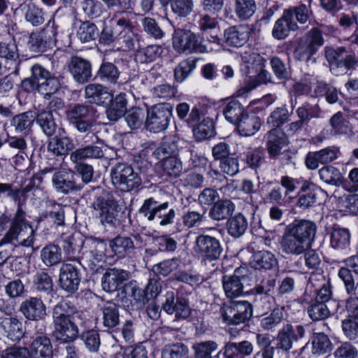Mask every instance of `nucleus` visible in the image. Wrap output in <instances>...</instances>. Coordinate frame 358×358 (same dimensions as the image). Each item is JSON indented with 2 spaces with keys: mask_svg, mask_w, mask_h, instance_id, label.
<instances>
[{
  "mask_svg": "<svg viewBox=\"0 0 358 358\" xmlns=\"http://www.w3.org/2000/svg\"><path fill=\"white\" fill-rule=\"evenodd\" d=\"M162 166L164 175L171 178L179 177L183 170L182 162L176 156L164 159Z\"/></svg>",
  "mask_w": 358,
  "mask_h": 358,
  "instance_id": "nucleus-61",
  "label": "nucleus"
},
{
  "mask_svg": "<svg viewBox=\"0 0 358 358\" xmlns=\"http://www.w3.org/2000/svg\"><path fill=\"white\" fill-rule=\"evenodd\" d=\"M350 234L348 229L334 228L331 234V245L335 249H345L350 245Z\"/></svg>",
  "mask_w": 358,
  "mask_h": 358,
  "instance_id": "nucleus-60",
  "label": "nucleus"
},
{
  "mask_svg": "<svg viewBox=\"0 0 358 358\" xmlns=\"http://www.w3.org/2000/svg\"><path fill=\"white\" fill-rule=\"evenodd\" d=\"M42 178L38 175H34L30 182L23 189L14 188L13 184L0 182V197L7 196L11 198L15 202H20V194L29 192L35 185H39Z\"/></svg>",
  "mask_w": 358,
  "mask_h": 358,
  "instance_id": "nucleus-32",
  "label": "nucleus"
},
{
  "mask_svg": "<svg viewBox=\"0 0 358 358\" xmlns=\"http://www.w3.org/2000/svg\"><path fill=\"white\" fill-rule=\"evenodd\" d=\"M332 344L329 337L324 333H314L312 336V352L321 355L329 352Z\"/></svg>",
  "mask_w": 358,
  "mask_h": 358,
  "instance_id": "nucleus-56",
  "label": "nucleus"
},
{
  "mask_svg": "<svg viewBox=\"0 0 358 358\" xmlns=\"http://www.w3.org/2000/svg\"><path fill=\"white\" fill-rule=\"evenodd\" d=\"M162 308L168 314L174 315L176 320H185L191 314L188 300L182 296L176 297L173 292L166 293Z\"/></svg>",
  "mask_w": 358,
  "mask_h": 358,
  "instance_id": "nucleus-16",
  "label": "nucleus"
},
{
  "mask_svg": "<svg viewBox=\"0 0 358 358\" xmlns=\"http://www.w3.org/2000/svg\"><path fill=\"white\" fill-rule=\"evenodd\" d=\"M106 250V243L96 238L85 241L82 255L79 257V264L85 268H89L92 273L98 272L101 267L99 264L103 259Z\"/></svg>",
  "mask_w": 358,
  "mask_h": 358,
  "instance_id": "nucleus-9",
  "label": "nucleus"
},
{
  "mask_svg": "<svg viewBox=\"0 0 358 358\" xmlns=\"http://www.w3.org/2000/svg\"><path fill=\"white\" fill-rule=\"evenodd\" d=\"M110 173L113 185L122 192H131L142 185L143 178H141V174L127 163L115 164L111 168Z\"/></svg>",
  "mask_w": 358,
  "mask_h": 358,
  "instance_id": "nucleus-8",
  "label": "nucleus"
},
{
  "mask_svg": "<svg viewBox=\"0 0 358 358\" xmlns=\"http://www.w3.org/2000/svg\"><path fill=\"white\" fill-rule=\"evenodd\" d=\"M311 0H309V5L307 6L304 3H299L296 6L289 7L285 10L292 17L296 19L297 24H305L310 19L313 11L310 9Z\"/></svg>",
  "mask_w": 358,
  "mask_h": 358,
  "instance_id": "nucleus-57",
  "label": "nucleus"
},
{
  "mask_svg": "<svg viewBox=\"0 0 358 358\" xmlns=\"http://www.w3.org/2000/svg\"><path fill=\"white\" fill-rule=\"evenodd\" d=\"M336 311L340 315L345 314L348 317H358V297L350 296L345 301H338Z\"/></svg>",
  "mask_w": 358,
  "mask_h": 358,
  "instance_id": "nucleus-59",
  "label": "nucleus"
},
{
  "mask_svg": "<svg viewBox=\"0 0 358 358\" xmlns=\"http://www.w3.org/2000/svg\"><path fill=\"white\" fill-rule=\"evenodd\" d=\"M145 117V110L139 107H134L127 111L124 120L131 129H137L141 127Z\"/></svg>",
  "mask_w": 358,
  "mask_h": 358,
  "instance_id": "nucleus-62",
  "label": "nucleus"
},
{
  "mask_svg": "<svg viewBox=\"0 0 358 358\" xmlns=\"http://www.w3.org/2000/svg\"><path fill=\"white\" fill-rule=\"evenodd\" d=\"M324 43V38L322 31L317 27H313L299 39L294 50V57L307 64L315 63L316 59L313 55Z\"/></svg>",
  "mask_w": 358,
  "mask_h": 358,
  "instance_id": "nucleus-5",
  "label": "nucleus"
},
{
  "mask_svg": "<svg viewBox=\"0 0 358 358\" xmlns=\"http://www.w3.org/2000/svg\"><path fill=\"white\" fill-rule=\"evenodd\" d=\"M163 52V48L159 45H149L138 49L135 53V59L141 64H148L155 61Z\"/></svg>",
  "mask_w": 358,
  "mask_h": 358,
  "instance_id": "nucleus-50",
  "label": "nucleus"
},
{
  "mask_svg": "<svg viewBox=\"0 0 358 358\" xmlns=\"http://www.w3.org/2000/svg\"><path fill=\"white\" fill-rule=\"evenodd\" d=\"M285 320L284 308L278 307L274 308L269 315L260 320V327L264 330H273Z\"/></svg>",
  "mask_w": 358,
  "mask_h": 358,
  "instance_id": "nucleus-55",
  "label": "nucleus"
},
{
  "mask_svg": "<svg viewBox=\"0 0 358 358\" xmlns=\"http://www.w3.org/2000/svg\"><path fill=\"white\" fill-rule=\"evenodd\" d=\"M120 74L117 67L108 62H103L97 72L99 80L109 84L117 83Z\"/></svg>",
  "mask_w": 358,
  "mask_h": 358,
  "instance_id": "nucleus-52",
  "label": "nucleus"
},
{
  "mask_svg": "<svg viewBox=\"0 0 358 358\" xmlns=\"http://www.w3.org/2000/svg\"><path fill=\"white\" fill-rule=\"evenodd\" d=\"M35 121V114L32 111H26L12 117L10 126L17 134H29L31 131Z\"/></svg>",
  "mask_w": 358,
  "mask_h": 358,
  "instance_id": "nucleus-37",
  "label": "nucleus"
},
{
  "mask_svg": "<svg viewBox=\"0 0 358 358\" xmlns=\"http://www.w3.org/2000/svg\"><path fill=\"white\" fill-rule=\"evenodd\" d=\"M247 113L245 107L238 101H229L223 109L226 120L234 124H237Z\"/></svg>",
  "mask_w": 358,
  "mask_h": 358,
  "instance_id": "nucleus-49",
  "label": "nucleus"
},
{
  "mask_svg": "<svg viewBox=\"0 0 358 358\" xmlns=\"http://www.w3.org/2000/svg\"><path fill=\"white\" fill-rule=\"evenodd\" d=\"M61 238L63 243V249L66 255L73 256L77 252H82L85 241L80 234H63Z\"/></svg>",
  "mask_w": 358,
  "mask_h": 358,
  "instance_id": "nucleus-44",
  "label": "nucleus"
},
{
  "mask_svg": "<svg viewBox=\"0 0 358 358\" xmlns=\"http://www.w3.org/2000/svg\"><path fill=\"white\" fill-rule=\"evenodd\" d=\"M20 310L26 319L30 321L43 320L47 316V308L38 297H29L22 302Z\"/></svg>",
  "mask_w": 358,
  "mask_h": 358,
  "instance_id": "nucleus-24",
  "label": "nucleus"
},
{
  "mask_svg": "<svg viewBox=\"0 0 358 358\" xmlns=\"http://www.w3.org/2000/svg\"><path fill=\"white\" fill-rule=\"evenodd\" d=\"M173 108L170 103H163L155 104L148 108L145 129L152 133L165 131L171 122Z\"/></svg>",
  "mask_w": 358,
  "mask_h": 358,
  "instance_id": "nucleus-10",
  "label": "nucleus"
},
{
  "mask_svg": "<svg viewBox=\"0 0 358 358\" xmlns=\"http://www.w3.org/2000/svg\"><path fill=\"white\" fill-rule=\"evenodd\" d=\"M91 208L96 212V216L103 226H113L117 220L120 205L113 194L102 190L91 203Z\"/></svg>",
  "mask_w": 358,
  "mask_h": 358,
  "instance_id": "nucleus-7",
  "label": "nucleus"
},
{
  "mask_svg": "<svg viewBox=\"0 0 358 358\" xmlns=\"http://www.w3.org/2000/svg\"><path fill=\"white\" fill-rule=\"evenodd\" d=\"M68 69L73 80L79 84L88 83L92 77L91 62L80 57H72L68 63Z\"/></svg>",
  "mask_w": 358,
  "mask_h": 358,
  "instance_id": "nucleus-21",
  "label": "nucleus"
},
{
  "mask_svg": "<svg viewBox=\"0 0 358 358\" xmlns=\"http://www.w3.org/2000/svg\"><path fill=\"white\" fill-rule=\"evenodd\" d=\"M41 259L47 266L58 264L62 259L60 248L55 244L45 246L41 251Z\"/></svg>",
  "mask_w": 358,
  "mask_h": 358,
  "instance_id": "nucleus-53",
  "label": "nucleus"
},
{
  "mask_svg": "<svg viewBox=\"0 0 358 358\" xmlns=\"http://www.w3.org/2000/svg\"><path fill=\"white\" fill-rule=\"evenodd\" d=\"M194 250L203 259L211 262L220 257L222 248L215 237L200 234L196 238Z\"/></svg>",
  "mask_w": 358,
  "mask_h": 358,
  "instance_id": "nucleus-15",
  "label": "nucleus"
},
{
  "mask_svg": "<svg viewBox=\"0 0 358 358\" xmlns=\"http://www.w3.org/2000/svg\"><path fill=\"white\" fill-rule=\"evenodd\" d=\"M9 224L10 228L5 236L7 241L11 242L13 240H17L19 236H22L23 237L20 242L22 245L25 247L32 245L34 231L26 221L25 212L20 204L13 219L6 213L0 215V232L4 231Z\"/></svg>",
  "mask_w": 358,
  "mask_h": 358,
  "instance_id": "nucleus-3",
  "label": "nucleus"
},
{
  "mask_svg": "<svg viewBox=\"0 0 358 358\" xmlns=\"http://www.w3.org/2000/svg\"><path fill=\"white\" fill-rule=\"evenodd\" d=\"M36 110L37 112L35 115L36 124L47 136H52L57 127L53 114L49 110L39 108Z\"/></svg>",
  "mask_w": 358,
  "mask_h": 358,
  "instance_id": "nucleus-40",
  "label": "nucleus"
},
{
  "mask_svg": "<svg viewBox=\"0 0 358 358\" xmlns=\"http://www.w3.org/2000/svg\"><path fill=\"white\" fill-rule=\"evenodd\" d=\"M96 113L95 108L84 103H75L69 106L66 111L68 121L83 134H86L84 137L85 143L93 142V138H98L93 132L96 120L94 119Z\"/></svg>",
  "mask_w": 358,
  "mask_h": 358,
  "instance_id": "nucleus-4",
  "label": "nucleus"
},
{
  "mask_svg": "<svg viewBox=\"0 0 358 358\" xmlns=\"http://www.w3.org/2000/svg\"><path fill=\"white\" fill-rule=\"evenodd\" d=\"M265 137L267 152L271 158L275 159L280 155L282 147L287 144V138L282 131L278 128H273L268 131Z\"/></svg>",
  "mask_w": 358,
  "mask_h": 358,
  "instance_id": "nucleus-29",
  "label": "nucleus"
},
{
  "mask_svg": "<svg viewBox=\"0 0 358 358\" xmlns=\"http://www.w3.org/2000/svg\"><path fill=\"white\" fill-rule=\"evenodd\" d=\"M316 232V226L312 222L303 220L292 224L283 235L281 249L287 255H300L310 246Z\"/></svg>",
  "mask_w": 358,
  "mask_h": 358,
  "instance_id": "nucleus-2",
  "label": "nucleus"
},
{
  "mask_svg": "<svg viewBox=\"0 0 358 358\" xmlns=\"http://www.w3.org/2000/svg\"><path fill=\"white\" fill-rule=\"evenodd\" d=\"M340 155V149L336 146H329L320 150L309 152L306 157L305 164L310 170H315L318 168L319 164L324 166L336 160Z\"/></svg>",
  "mask_w": 358,
  "mask_h": 358,
  "instance_id": "nucleus-20",
  "label": "nucleus"
},
{
  "mask_svg": "<svg viewBox=\"0 0 358 358\" xmlns=\"http://www.w3.org/2000/svg\"><path fill=\"white\" fill-rule=\"evenodd\" d=\"M194 358H212V353L218 349V345L213 341L196 343L192 346Z\"/></svg>",
  "mask_w": 358,
  "mask_h": 358,
  "instance_id": "nucleus-63",
  "label": "nucleus"
},
{
  "mask_svg": "<svg viewBox=\"0 0 358 358\" xmlns=\"http://www.w3.org/2000/svg\"><path fill=\"white\" fill-rule=\"evenodd\" d=\"M109 246L115 255L120 258L131 257L135 246L130 237L117 236L110 241Z\"/></svg>",
  "mask_w": 358,
  "mask_h": 358,
  "instance_id": "nucleus-39",
  "label": "nucleus"
},
{
  "mask_svg": "<svg viewBox=\"0 0 358 358\" xmlns=\"http://www.w3.org/2000/svg\"><path fill=\"white\" fill-rule=\"evenodd\" d=\"M257 6L255 0H235L234 12L241 21L250 20L255 13Z\"/></svg>",
  "mask_w": 358,
  "mask_h": 358,
  "instance_id": "nucleus-48",
  "label": "nucleus"
},
{
  "mask_svg": "<svg viewBox=\"0 0 358 358\" xmlns=\"http://www.w3.org/2000/svg\"><path fill=\"white\" fill-rule=\"evenodd\" d=\"M298 120L289 123L287 131L291 134H295L300 131L304 125L308 124L312 118H318L321 113V109L317 104L312 105L308 102L304 103L296 110Z\"/></svg>",
  "mask_w": 358,
  "mask_h": 358,
  "instance_id": "nucleus-19",
  "label": "nucleus"
},
{
  "mask_svg": "<svg viewBox=\"0 0 358 358\" xmlns=\"http://www.w3.org/2000/svg\"><path fill=\"white\" fill-rule=\"evenodd\" d=\"M291 110L289 111L286 105L275 108L267 118V124L273 128H278L290 120V117L293 113L294 108H295L296 100L292 98L289 101Z\"/></svg>",
  "mask_w": 358,
  "mask_h": 358,
  "instance_id": "nucleus-34",
  "label": "nucleus"
},
{
  "mask_svg": "<svg viewBox=\"0 0 358 358\" xmlns=\"http://www.w3.org/2000/svg\"><path fill=\"white\" fill-rule=\"evenodd\" d=\"M104 152L101 148L97 145H87L73 151L70 155V160L77 163L88 159H101Z\"/></svg>",
  "mask_w": 358,
  "mask_h": 358,
  "instance_id": "nucleus-42",
  "label": "nucleus"
},
{
  "mask_svg": "<svg viewBox=\"0 0 358 358\" xmlns=\"http://www.w3.org/2000/svg\"><path fill=\"white\" fill-rule=\"evenodd\" d=\"M0 326L13 341H18L22 337V324L15 317L0 318Z\"/></svg>",
  "mask_w": 358,
  "mask_h": 358,
  "instance_id": "nucleus-43",
  "label": "nucleus"
},
{
  "mask_svg": "<svg viewBox=\"0 0 358 358\" xmlns=\"http://www.w3.org/2000/svg\"><path fill=\"white\" fill-rule=\"evenodd\" d=\"M277 264L274 255L266 250H260L254 253L251 266L258 270H271Z\"/></svg>",
  "mask_w": 358,
  "mask_h": 358,
  "instance_id": "nucleus-46",
  "label": "nucleus"
},
{
  "mask_svg": "<svg viewBox=\"0 0 358 358\" xmlns=\"http://www.w3.org/2000/svg\"><path fill=\"white\" fill-rule=\"evenodd\" d=\"M236 126L241 136H251L259 130L262 121L257 115L247 112Z\"/></svg>",
  "mask_w": 358,
  "mask_h": 358,
  "instance_id": "nucleus-38",
  "label": "nucleus"
},
{
  "mask_svg": "<svg viewBox=\"0 0 358 358\" xmlns=\"http://www.w3.org/2000/svg\"><path fill=\"white\" fill-rule=\"evenodd\" d=\"M81 312L66 300L57 303L52 308V334L56 341L62 343H69L78 337V320L81 317Z\"/></svg>",
  "mask_w": 358,
  "mask_h": 358,
  "instance_id": "nucleus-1",
  "label": "nucleus"
},
{
  "mask_svg": "<svg viewBox=\"0 0 358 358\" xmlns=\"http://www.w3.org/2000/svg\"><path fill=\"white\" fill-rule=\"evenodd\" d=\"M43 324H36L31 341L29 345V357L31 358H53V347L50 338L45 333Z\"/></svg>",
  "mask_w": 358,
  "mask_h": 358,
  "instance_id": "nucleus-12",
  "label": "nucleus"
},
{
  "mask_svg": "<svg viewBox=\"0 0 358 358\" xmlns=\"http://www.w3.org/2000/svg\"><path fill=\"white\" fill-rule=\"evenodd\" d=\"M235 210L234 203L229 199L217 201L209 210L208 216L215 221L229 220Z\"/></svg>",
  "mask_w": 358,
  "mask_h": 358,
  "instance_id": "nucleus-33",
  "label": "nucleus"
},
{
  "mask_svg": "<svg viewBox=\"0 0 358 358\" xmlns=\"http://www.w3.org/2000/svg\"><path fill=\"white\" fill-rule=\"evenodd\" d=\"M346 52L345 47L333 48L327 46L324 48V57L329 64L331 70L341 69L342 71L348 73L356 69L358 65V60L355 53H350L343 57Z\"/></svg>",
  "mask_w": 358,
  "mask_h": 358,
  "instance_id": "nucleus-13",
  "label": "nucleus"
},
{
  "mask_svg": "<svg viewBox=\"0 0 358 358\" xmlns=\"http://www.w3.org/2000/svg\"><path fill=\"white\" fill-rule=\"evenodd\" d=\"M220 312L224 322L238 325L251 319L253 308L252 304L247 301H231L224 303Z\"/></svg>",
  "mask_w": 358,
  "mask_h": 358,
  "instance_id": "nucleus-11",
  "label": "nucleus"
},
{
  "mask_svg": "<svg viewBox=\"0 0 358 358\" xmlns=\"http://www.w3.org/2000/svg\"><path fill=\"white\" fill-rule=\"evenodd\" d=\"M74 148V143L68 136H56L48 143V151L56 157L66 156Z\"/></svg>",
  "mask_w": 358,
  "mask_h": 358,
  "instance_id": "nucleus-35",
  "label": "nucleus"
},
{
  "mask_svg": "<svg viewBox=\"0 0 358 358\" xmlns=\"http://www.w3.org/2000/svg\"><path fill=\"white\" fill-rule=\"evenodd\" d=\"M31 71V76L22 82V88L27 92L36 91L40 84H44L52 78L51 73L39 64H34Z\"/></svg>",
  "mask_w": 358,
  "mask_h": 358,
  "instance_id": "nucleus-28",
  "label": "nucleus"
},
{
  "mask_svg": "<svg viewBox=\"0 0 358 358\" xmlns=\"http://www.w3.org/2000/svg\"><path fill=\"white\" fill-rule=\"evenodd\" d=\"M138 213L147 220L155 221L160 226L173 224L176 215L175 209L169 202L159 203L152 197L143 201Z\"/></svg>",
  "mask_w": 358,
  "mask_h": 358,
  "instance_id": "nucleus-6",
  "label": "nucleus"
},
{
  "mask_svg": "<svg viewBox=\"0 0 358 358\" xmlns=\"http://www.w3.org/2000/svg\"><path fill=\"white\" fill-rule=\"evenodd\" d=\"M34 287L38 292L51 296L55 294L51 277L43 271H38L34 276Z\"/></svg>",
  "mask_w": 358,
  "mask_h": 358,
  "instance_id": "nucleus-51",
  "label": "nucleus"
},
{
  "mask_svg": "<svg viewBox=\"0 0 358 358\" xmlns=\"http://www.w3.org/2000/svg\"><path fill=\"white\" fill-rule=\"evenodd\" d=\"M248 226V220L241 213L231 217L227 222L228 234L235 238L242 236L245 233Z\"/></svg>",
  "mask_w": 358,
  "mask_h": 358,
  "instance_id": "nucleus-47",
  "label": "nucleus"
},
{
  "mask_svg": "<svg viewBox=\"0 0 358 358\" xmlns=\"http://www.w3.org/2000/svg\"><path fill=\"white\" fill-rule=\"evenodd\" d=\"M54 38L47 36L45 31L32 33L29 39V49L34 52H45L54 43Z\"/></svg>",
  "mask_w": 358,
  "mask_h": 358,
  "instance_id": "nucleus-45",
  "label": "nucleus"
},
{
  "mask_svg": "<svg viewBox=\"0 0 358 358\" xmlns=\"http://www.w3.org/2000/svg\"><path fill=\"white\" fill-rule=\"evenodd\" d=\"M171 12L179 18H186L193 12L194 0H171Z\"/></svg>",
  "mask_w": 358,
  "mask_h": 358,
  "instance_id": "nucleus-58",
  "label": "nucleus"
},
{
  "mask_svg": "<svg viewBox=\"0 0 358 358\" xmlns=\"http://www.w3.org/2000/svg\"><path fill=\"white\" fill-rule=\"evenodd\" d=\"M173 48L179 52H199L207 51L202 45L199 36L190 30L184 29H175L173 36Z\"/></svg>",
  "mask_w": 358,
  "mask_h": 358,
  "instance_id": "nucleus-14",
  "label": "nucleus"
},
{
  "mask_svg": "<svg viewBox=\"0 0 358 358\" xmlns=\"http://www.w3.org/2000/svg\"><path fill=\"white\" fill-rule=\"evenodd\" d=\"M318 175L320 179L327 185L336 187L342 186L349 192H355L358 190L357 187L348 185L340 170L332 165L323 166L319 169Z\"/></svg>",
  "mask_w": 358,
  "mask_h": 358,
  "instance_id": "nucleus-22",
  "label": "nucleus"
},
{
  "mask_svg": "<svg viewBox=\"0 0 358 358\" xmlns=\"http://www.w3.org/2000/svg\"><path fill=\"white\" fill-rule=\"evenodd\" d=\"M299 29L297 22L292 19L285 9L281 17L274 24L272 36L277 40H284L289 36L290 32L297 31Z\"/></svg>",
  "mask_w": 358,
  "mask_h": 358,
  "instance_id": "nucleus-27",
  "label": "nucleus"
},
{
  "mask_svg": "<svg viewBox=\"0 0 358 358\" xmlns=\"http://www.w3.org/2000/svg\"><path fill=\"white\" fill-rule=\"evenodd\" d=\"M194 138L201 141L208 139L215 134L213 122L210 118H205L193 129Z\"/></svg>",
  "mask_w": 358,
  "mask_h": 358,
  "instance_id": "nucleus-64",
  "label": "nucleus"
},
{
  "mask_svg": "<svg viewBox=\"0 0 358 358\" xmlns=\"http://www.w3.org/2000/svg\"><path fill=\"white\" fill-rule=\"evenodd\" d=\"M119 306L114 303L107 302L101 308L102 323L107 331H113L119 326L120 322Z\"/></svg>",
  "mask_w": 358,
  "mask_h": 358,
  "instance_id": "nucleus-36",
  "label": "nucleus"
},
{
  "mask_svg": "<svg viewBox=\"0 0 358 358\" xmlns=\"http://www.w3.org/2000/svg\"><path fill=\"white\" fill-rule=\"evenodd\" d=\"M320 281L322 284L319 286L320 288L318 289H316V296L315 301L326 303L332 296V292L329 281L327 280L321 274H312L309 279V283L315 287L317 286L315 282Z\"/></svg>",
  "mask_w": 358,
  "mask_h": 358,
  "instance_id": "nucleus-41",
  "label": "nucleus"
},
{
  "mask_svg": "<svg viewBox=\"0 0 358 358\" xmlns=\"http://www.w3.org/2000/svg\"><path fill=\"white\" fill-rule=\"evenodd\" d=\"M130 277L131 273L127 270L115 267L107 268L101 278L102 289L107 292L117 291Z\"/></svg>",
  "mask_w": 358,
  "mask_h": 358,
  "instance_id": "nucleus-23",
  "label": "nucleus"
},
{
  "mask_svg": "<svg viewBox=\"0 0 358 358\" xmlns=\"http://www.w3.org/2000/svg\"><path fill=\"white\" fill-rule=\"evenodd\" d=\"M59 285L62 289L73 294L76 292L80 282V276L76 266L72 264H64L59 273Z\"/></svg>",
  "mask_w": 358,
  "mask_h": 358,
  "instance_id": "nucleus-25",
  "label": "nucleus"
},
{
  "mask_svg": "<svg viewBox=\"0 0 358 358\" xmlns=\"http://www.w3.org/2000/svg\"><path fill=\"white\" fill-rule=\"evenodd\" d=\"M241 269L236 268L231 275H224L222 278V287L225 295L229 299L238 297L243 293V282L246 280L244 275H241Z\"/></svg>",
  "mask_w": 358,
  "mask_h": 358,
  "instance_id": "nucleus-26",
  "label": "nucleus"
},
{
  "mask_svg": "<svg viewBox=\"0 0 358 358\" xmlns=\"http://www.w3.org/2000/svg\"><path fill=\"white\" fill-rule=\"evenodd\" d=\"M250 29L247 25L232 26L224 31V42L227 45L241 47L248 41Z\"/></svg>",
  "mask_w": 358,
  "mask_h": 358,
  "instance_id": "nucleus-30",
  "label": "nucleus"
},
{
  "mask_svg": "<svg viewBox=\"0 0 358 358\" xmlns=\"http://www.w3.org/2000/svg\"><path fill=\"white\" fill-rule=\"evenodd\" d=\"M85 98L92 103L101 105L111 100L108 89L97 83L88 84L85 88Z\"/></svg>",
  "mask_w": 358,
  "mask_h": 358,
  "instance_id": "nucleus-31",
  "label": "nucleus"
},
{
  "mask_svg": "<svg viewBox=\"0 0 358 358\" xmlns=\"http://www.w3.org/2000/svg\"><path fill=\"white\" fill-rule=\"evenodd\" d=\"M52 183L55 189L61 194H69L80 191L83 186L78 183L73 172L67 170H59L54 173Z\"/></svg>",
  "mask_w": 358,
  "mask_h": 358,
  "instance_id": "nucleus-18",
  "label": "nucleus"
},
{
  "mask_svg": "<svg viewBox=\"0 0 358 358\" xmlns=\"http://www.w3.org/2000/svg\"><path fill=\"white\" fill-rule=\"evenodd\" d=\"M305 328L302 325H292L286 324L278 331L276 336V348L281 349L285 352L289 351L294 341L302 338L305 336Z\"/></svg>",
  "mask_w": 358,
  "mask_h": 358,
  "instance_id": "nucleus-17",
  "label": "nucleus"
},
{
  "mask_svg": "<svg viewBox=\"0 0 358 358\" xmlns=\"http://www.w3.org/2000/svg\"><path fill=\"white\" fill-rule=\"evenodd\" d=\"M161 358H189V348L182 342L166 344L162 350Z\"/></svg>",
  "mask_w": 358,
  "mask_h": 358,
  "instance_id": "nucleus-54",
  "label": "nucleus"
}]
</instances>
